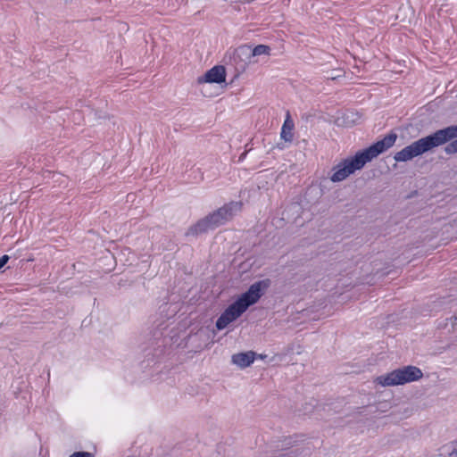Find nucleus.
<instances>
[{
  "mask_svg": "<svg viewBox=\"0 0 457 457\" xmlns=\"http://www.w3.org/2000/svg\"><path fill=\"white\" fill-rule=\"evenodd\" d=\"M303 436H286L282 441H280V445H278L276 447L281 451L275 457H295L299 454V448L290 449L299 441H303Z\"/></svg>",
  "mask_w": 457,
  "mask_h": 457,
  "instance_id": "1a4fd4ad",
  "label": "nucleus"
},
{
  "mask_svg": "<svg viewBox=\"0 0 457 457\" xmlns=\"http://www.w3.org/2000/svg\"><path fill=\"white\" fill-rule=\"evenodd\" d=\"M396 139L397 134L391 131L369 147L358 151L353 156L344 159L333 167L334 172L330 177V180L335 183L345 180L356 170H361L367 162H371L374 158L391 148Z\"/></svg>",
  "mask_w": 457,
  "mask_h": 457,
  "instance_id": "f03ea898",
  "label": "nucleus"
},
{
  "mask_svg": "<svg viewBox=\"0 0 457 457\" xmlns=\"http://www.w3.org/2000/svg\"><path fill=\"white\" fill-rule=\"evenodd\" d=\"M247 152L245 151L240 156H239V162L243 161L245 157L246 156Z\"/></svg>",
  "mask_w": 457,
  "mask_h": 457,
  "instance_id": "f3484780",
  "label": "nucleus"
},
{
  "mask_svg": "<svg viewBox=\"0 0 457 457\" xmlns=\"http://www.w3.org/2000/svg\"><path fill=\"white\" fill-rule=\"evenodd\" d=\"M69 457H95V455L89 452L79 451V452H74Z\"/></svg>",
  "mask_w": 457,
  "mask_h": 457,
  "instance_id": "4468645a",
  "label": "nucleus"
},
{
  "mask_svg": "<svg viewBox=\"0 0 457 457\" xmlns=\"http://www.w3.org/2000/svg\"><path fill=\"white\" fill-rule=\"evenodd\" d=\"M422 377L420 368L408 365L378 377L376 382L382 386H394L417 381Z\"/></svg>",
  "mask_w": 457,
  "mask_h": 457,
  "instance_id": "20e7f679",
  "label": "nucleus"
},
{
  "mask_svg": "<svg viewBox=\"0 0 457 457\" xmlns=\"http://www.w3.org/2000/svg\"><path fill=\"white\" fill-rule=\"evenodd\" d=\"M10 260V256L7 254L3 255L0 257V270Z\"/></svg>",
  "mask_w": 457,
  "mask_h": 457,
  "instance_id": "2eb2a0df",
  "label": "nucleus"
},
{
  "mask_svg": "<svg viewBox=\"0 0 457 457\" xmlns=\"http://www.w3.org/2000/svg\"><path fill=\"white\" fill-rule=\"evenodd\" d=\"M294 121L291 120L289 113L287 112V118L282 125L280 137L286 142H292L293 140V129Z\"/></svg>",
  "mask_w": 457,
  "mask_h": 457,
  "instance_id": "f8f14e48",
  "label": "nucleus"
},
{
  "mask_svg": "<svg viewBox=\"0 0 457 457\" xmlns=\"http://www.w3.org/2000/svg\"><path fill=\"white\" fill-rule=\"evenodd\" d=\"M445 153L457 154V125H451L421 137L397 152L394 159L398 162H408L440 145H445Z\"/></svg>",
  "mask_w": 457,
  "mask_h": 457,
  "instance_id": "f257e3e1",
  "label": "nucleus"
},
{
  "mask_svg": "<svg viewBox=\"0 0 457 457\" xmlns=\"http://www.w3.org/2000/svg\"><path fill=\"white\" fill-rule=\"evenodd\" d=\"M256 356L257 354L253 351L237 353L232 355L231 361L239 368L245 369L253 363Z\"/></svg>",
  "mask_w": 457,
  "mask_h": 457,
  "instance_id": "9b49d317",
  "label": "nucleus"
},
{
  "mask_svg": "<svg viewBox=\"0 0 457 457\" xmlns=\"http://www.w3.org/2000/svg\"><path fill=\"white\" fill-rule=\"evenodd\" d=\"M245 308L236 299L217 319L215 326L218 330L224 329L229 323L237 320L244 312Z\"/></svg>",
  "mask_w": 457,
  "mask_h": 457,
  "instance_id": "6e6552de",
  "label": "nucleus"
},
{
  "mask_svg": "<svg viewBox=\"0 0 457 457\" xmlns=\"http://www.w3.org/2000/svg\"><path fill=\"white\" fill-rule=\"evenodd\" d=\"M270 286L271 280L270 278L258 280L252 284L245 293L241 294L237 298V300L246 311L250 306L255 304L261 299Z\"/></svg>",
  "mask_w": 457,
  "mask_h": 457,
  "instance_id": "423d86ee",
  "label": "nucleus"
},
{
  "mask_svg": "<svg viewBox=\"0 0 457 457\" xmlns=\"http://www.w3.org/2000/svg\"><path fill=\"white\" fill-rule=\"evenodd\" d=\"M251 56L253 60H256L255 58L261 55H267L269 56L270 54V47L266 45H258L254 47L251 46Z\"/></svg>",
  "mask_w": 457,
  "mask_h": 457,
  "instance_id": "ddd939ff",
  "label": "nucleus"
},
{
  "mask_svg": "<svg viewBox=\"0 0 457 457\" xmlns=\"http://www.w3.org/2000/svg\"><path fill=\"white\" fill-rule=\"evenodd\" d=\"M251 46L242 45L233 51L230 62L235 66L236 76L244 72L246 67L251 63H255L258 60H253L251 56Z\"/></svg>",
  "mask_w": 457,
  "mask_h": 457,
  "instance_id": "0eeeda50",
  "label": "nucleus"
},
{
  "mask_svg": "<svg viewBox=\"0 0 457 457\" xmlns=\"http://www.w3.org/2000/svg\"><path fill=\"white\" fill-rule=\"evenodd\" d=\"M453 450L448 453L449 457H457V440L453 443Z\"/></svg>",
  "mask_w": 457,
  "mask_h": 457,
  "instance_id": "dca6fc26",
  "label": "nucleus"
},
{
  "mask_svg": "<svg viewBox=\"0 0 457 457\" xmlns=\"http://www.w3.org/2000/svg\"><path fill=\"white\" fill-rule=\"evenodd\" d=\"M270 286L271 280L270 278L258 280L252 284L245 293L241 294L237 298V300L246 311L250 306L255 304L261 299Z\"/></svg>",
  "mask_w": 457,
  "mask_h": 457,
  "instance_id": "39448f33",
  "label": "nucleus"
},
{
  "mask_svg": "<svg viewBox=\"0 0 457 457\" xmlns=\"http://www.w3.org/2000/svg\"><path fill=\"white\" fill-rule=\"evenodd\" d=\"M451 320H453V325H455L456 324V321H457V316H453L451 318Z\"/></svg>",
  "mask_w": 457,
  "mask_h": 457,
  "instance_id": "a211bd4d",
  "label": "nucleus"
},
{
  "mask_svg": "<svg viewBox=\"0 0 457 457\" xmlns=\"http://www.w3.org/2000/svg\"><path fill=\"white\" fill-rule=\"evenodd\" d=\"M226 80V70L224 66L216 65L208 70L204 76L197 78V83H216L221 84Z\"/></svg>",
  "mask_w": 457,
  "mask_h": 457,
  "instance_id": "9d476101",
  "label": "nucleus"
},
{
  "mask_svg": "<svg viewBox=\"0 0 457 457\" xmlns=\"http://www.w3.org/2000/svg\"><path fill=\"white\" fill-rule=\"evenodd\" d=\"M241 202L232 201L226 204L213 212L209 213L203 219H200L194 225L190 226L186 232V236L197 237L201 234L206 233L208 230L215 229L231 220L232 217L241 210Z\"/></svg>",
  "mask_w": 457,
  "mask_h": 457,
  "instance_id": "7ed1b4c3",
  "label": "nucleus"
}]
</instances>
